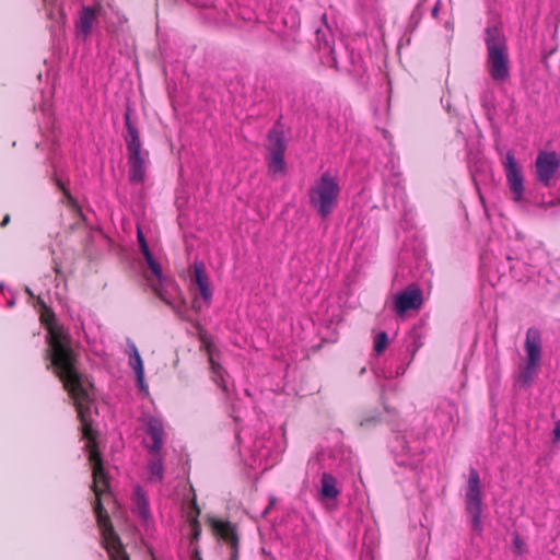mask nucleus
<instances>
[{
  "label": "nucleus",
  "mask_w": 560,
  "mask_h": 560,
  "mask_svg": "<svg viewBox=\"0 0 560 560\" xmlns=\"http://www.w3.org/2000/svg\"><path fill=\"white\" fill-rule=\"evenodd\" d=\"M78 418L81 422L82 436L88 441L86 450L89 452V460L92 465V490L95 494L94 513L96 523L100 528L104 547L110 560H130L127 555L119 536L114 529L108 512L105 510L102 497L109 493V481L105 468L103 466L102 455L97 448L96 432L92 428L90 417V407L92 397L86 394L85 397L80 396L72 398Z\"/></svg>",
  "instance_id": "obj_1"
},
{
  "label": "nucleus",
  "mask_w": 560,
  "mask_h": 560,
  "mask_svg": "<svg viewBox=\"0 0 560 560\" xmlns=\"http://www.w3.org/2000/svg\"><path fill=\"white\" fill-rule=\"evenodd\" d=\"M37 304L40 307V323L48 331V355L55 374L71 399L80 396L85 397L86 394H90L89 388L92 385L77 369L78 358L71 348L69 335L57 324L54 311L39 296L37 298Z\"/></svg>",
  "instance_id": "obj_2"
},
{
  "label": "nucleus",
  "mask_w": 560,
  "mask_h": 560,
  "mask_svg": "<svg viewBox=\"0 0 560 560\" xmlns=\"http://www.w3.org/2000/svg\"><path fill=\"white\" fill-rule=\"evenodd\" d=\"M487 69L490 78L497 83L510 79V59L505 37L497 28H487Z\"/></svg>",
  "instance_id": "obj_3"
},
{
  "label": "nucleus",
  "mask_w": 560,
  "mask_h": 560,
  "mask_svg": "<svg viewBox=\"0 0 560 560\" xmlns=\"http://www.w3.org/2000/svg\"><path fill=\"white\" fill-rule=\"evenodd\" d=\"M340 186L336 176L324 172L308 190L310 206L322 219H327L338 205Z\"/></svg>",
  "instance_id": "obj_4"
},
{
  "label": "nucleus",
  "mask_w": 560,
  "mask_h": 560,
  "mask_svg": "<svg viewBox=\"0 0 560 560\" xmlns=\"http://www.w3.org/2000/svg\"><path fill=\"white\" fill-rule=\"evenodd\" d=\"M127 136L125 142L128 151V178L133 185L142 184L147 174L148 151L142 150L137 127L131 124L129 113L125 115Z\"/></svg>",
  "instance_id": "obj_5"
},
{
  "label": "nucleus",
  "mask_w": 560,
  "mask_h": 560,
  "mask_svg": "<svg viewBox=\"0 0 560 560\" xmlns=\"http://www.w3.org/2000/svg\"><path fill=\"white\" fill-rule=\"evenodd\" d=\"M465 506L466 512L471 520L472 530L480 533L482 529V493L480 477L475 468L469 470L468 483L465 492Z\"/></svg>",
  "instance_id": "obj_6"
},
{
  "label": "nucleus",
  "mask_w": 560,
  "mask_h": 560,
  "mask_svg": "<svg viewBox=\"0 0 560 560\" xmlns=\"http://www.w3.org/2000/svg\"><path fill=\"white\" fill-rule=\"evenodd\" d=\"M526 363L521 372L523 383H529L541 360V334L536 327H529L526 331L524 343Z\"/></svg>",
  "instance_id": "obj_7"
},
{
  "label": "nucleus",
  "mask_w": 560,
  "mask_h": 560,
  "mask_svg": "<svg viewBox=\"0 0 560 560\" xmlns=\"http://www.w3.org/2000/svg\"><path fill=\"white\" fill-rule=\"evenodd\" d=\"M560 158L556 152L541 151L535 161V177L545 187H550L558 178Z\"/></svg>",
  "instance_id": "obj_8"
},
{
  "label": "nucleus",
  "mask_w": 560,
  "mask_h": 560,
  "mask_svg": "<svg viewBox=\"0 0 560 560\" xmlns=\"http://www.w3.org/2000/svg\"><path fill=\"white\" fill-rule=\"evenodd\" d=\"M508 186L512 192V199L516 202L523 199L524 176L512 152H508L503 162Z\"/></svg>",
  "instance_id": "obj_9"
},
{
  "label": "nucleus",
  "mask_w": 560,
  "mask_h": 560,
  "mask_svg": "<svg viewBox=\"0 0 560 560\" xmlns=\"http://www.w3.org/2000/svg\"><path fill=\"white\" fill-rule=\"evenodd\" d=\"M194 284H196L200 299L195 296L192 302V308L196 312H200L203 307H208L211 302L212 292L209 284V279L205 272L202 262L194 264Z\"/></svg>",
  "instance_id": "obj_10"
},
{
  "label": "nucleus",
  "mask_w": 560,
  "mask_h": 560,
  "mask_svg": "<svg viewBox=\"0 0 560 560\" xmlns=\"http://www.w3.org/2000/svg\"><path fill=\"white\" fill-rule=\"evenodd\" d=\"M422 305V292L411 285L397 293L394 299V310L398 315H404L410 310H419Z\"/></svg>",
  "instance_id": "obj_11"
},
{
  "label": "nucleus",
  "mask_w": 560,
  "mask_h": 560,
  "mask_svg": "<svg viewBox=\"0 0 560 560\" xmlns=\"http://www.w3.org/2000/svg\"><path fill=\"white\" fill-rule=\"evenodd\" d=\"M201 349L206 351L208 355V361L210 364V370L212 373V381L224 392L228 393V383H226V372L225 370L215 361V354L218 350L215 346L203 335H200Z\"/></svg>",
  "instance_id": "obj_12"
},
{
  "label": "nucleus",
  "mask_w": 560,
  "mask_h": 560,
  "mask_svg": "<svg viewBox=\"0 0 560 560\" xmlns=\"http://www.w3.org/2000/svg\"><path fill=\"white\" fill-rule=\"evenodd\" d=\"M211 527L215 535L224 540L231 548V552L238 551L240 539L235 527L228 521L211 520Z\"/></svg>",
  "instance_id": "obj_13"
},
{
  "label": "nucleus",
  "mask_w": 560,
  "mask_h": 560,
  "mask_svg": "<svg viewBox=\"0 0 560 560\" xmlns=\"http://www.w3.org/2000/svg\"><path fill=\"white\" fill-rule=\"evenodd\" d=\"M101 9L102 5L100 3L95 7H82L77 21V28L85 36L91 33L96 15L101 12Z\"/></svg>",
  "instance_id": "obj_14"
},
{
  "label": "nucleus",
  "mask_w": 560,
  "mask_h": 560,
  "mask_svg": "<svg viewBox=\"0 0 560 560\" xmlns=\"http://www.w3.org/2000/svg\"><path fill=\"white\" fill-rule=\"evenodd\" d=\"M148 434L150 435L152 443L148 446L149 451L152 454H160L162 447H163V435H164V428L163 423L155 418H151L148 421Z\"/></svg>",
  "instance_id": "obj_15"
},
{
  "label": "nucleus",
  "mask_w": 560,
  "mask_h": 560,
  "mask_svg": "<svg viewBox=\"0 0 560 560\" xmlns=\"http://www.w3.org/2000/svg\"><path fill=\"white\" fill-rule=\"evenodd\" d=\"M319 494L323 500H335L339 497L337 479L331 474L324 472L322 475Z\"/></svg>",
  "instance_id": "obj_16"
},
{
  "label": "nucleus",
  "mask_w": 560,
  "mask_h": 560,
  "mask_svg": "<svg viewBox=\"0 0 560 560\" xmlns=\"http://www.w3.org/2000/svg\"><path fill=\"white\" fill-rule=\"evenodd\" d=\"M147 280L154 294L171 310H173L178 317L184 318L180 306L172 302L167 291L163 287V282L156 283L149 277L147 278Z\"/></svg>",
  "instance_id": "obj_17"
},
{
  "label": "nucleus",
  "mask_w": 560,
  "mask_h": 560,
  "mask_svg": "<svg viewBox=\"0 0 560 560\" xmlns=\"http://www.w3.org/2000/svg\"><path fill=\"white\" fill-rule=\"evenodd\" d=\"M268 151L269 153L285 152L284 136L278 128H273L268 132Z\"/></svg>",
  "instance_id": "obj_18"
},
{
  "label": "nucleus",
  "mask_w": 560,
  "mask_h": 560,
  "mask_svg": "<svg viewBox=\"0 0 560 560\" xmlns=\"http://www.w3.org/2000/svg\"><path fill=\"white\" fill-rule=\"evenodd\" d=\"M153 457L148 464L149 480L151 482H161L163 480V462L160 454H152Z\"/></svg>",
  "instance_id": "obj_19"
},
{
  "label": "nucleus",
  "mask_w": 560,
  "mask_h": 560,
  "mask_svg": "<svg viewBox=\"0 0 560 560\" xmlns=\"http://www.w3.org/2000/svg\"><path fill=\"white\" fill-rule=\"evenodd\" d=\"M130 365L137 374V381L141 387H144V368L140 353L135 345H131Z\"/></svg>",
  "instance_id": "obj_20"
},
{
  "label": "nucleus",
  "mask_w": 560,
  "mask_h": 560,
  "mask_svg": "<svg viewBox=\"0 0 560 560\" xmlns=\"http://www.w3.org/2000/svg\"><path fill=\"white\" fill-rule=\"evenodd\" d=\"M135 506L136 512L142 520H147L150 516L149 502L140 487H137L135 490Z\"/></svg>",
  "instance_id": "obj_21"
},
{
  "label": "nucleus",
  "mask_w": 560,
  "mask_h": 560,
  "mask_svg": "<svg viewBox=\"0 0 560 560\" xmlns=\"http://www.w3.org/2000/svg\"><path fill=\"white\" fill-rule=\"evenodd\" d=\"M268 170L272 175H283L285 172L284 153H269Z\"/></svg>",
  "instance_id": "obj_22"
},
{
  "label": "nucleus",
  "mask_w": 560,
  "mask_h": 560,
  "mask_svg": "<svg viewBox=\"0 0 560 560\" xmlns=\"http://www.w3.org/2000/svg\"><path fill=\"white\" fill-rule=\"evenodd\" d=\"M192 506L196 510V515L191 517L190 520V527H191V542L197 541L199 539V536L201 534V526L198 521V515L200 514V510L197 506V503L194 501Z\"/></svg>",
  "instance_id": "obj_23"
},
{
  "label": "nucleus",
  "mask_w": 560,
  "mask_h": 560,
  "mask_svg": "<svg viewBox=\"0 0 560 560\" xmlns=\"http://www.w3.org/2000/svg\"><path fill=\"white\" fill-rule=\"evenodd\" d=\"M387 342H388L387 334L385 331H380L374 337V345H373L374 351L376 353L381 354L382 352L385 351V349L387 347Z\"/></svg>",
  "instance_id": "obj_24"
},
{
  "label": "nucleus",
  "mask_w": 560,
  "mask_h": 560,
  "mask_svg": "<svg viewBox=\"0 0 560 560\" xmlns=\"http://www.w3.org/2000/svg\"><path fill=\"white\" fill-rule=\"evenodd\" d=\"M149 268L152 271L153 276L155 277V279H152L153 281H155L156 283L164 281L161 267L156 261H154L152 265H149Z\"/></svg>",
  "instance_id": "obj_25"
},
{
  "label": "nucleus",
  "mask_w": 560,
  "mask_h": 560,
  "mask_svg": "<svg viewBox=\"0 0 560 560\" xmlns=\"http://www.w3.org/2000/svg\"><path fill=\"white\" fill-rule=\"evenodd\" d=\"M57 186L59 187V189L63 192L65 197L67 198L68 200V203L73 207V208H77L78 205H77V201L74 200V198L71 196L70 191L65 187V185L60 182V180H57Z\"/></svg>",
  "instance_id": "obj_26"
},
{
  "label": "nucleus",
  "mask_w": 560,
  "mask_h": 560,
  "mask_svg": "<svg viewBox=\"0 0 560 560\" xmlns=\"http://www.w3.org/2000/svg\"><path fill=\"white\" fill-rule=\"evenodd\" d=\"M137 238H138V242H139V245H140V249H141V253H144V252H148L150 250L148 244H147V241L142 234V232L140 230H138V234H137Z\"/></svg>",
  "instance_id": "obj_27"
},
{
  "label": "nucleus",
  "mask_w": 560,
  "mask_h": 560,
  "mask_svg": "<svg viewBox=\"0 0 560 560\" xmlns=\"http://www.w3.org/2000/svg\"><path fill=\"white\" fill-rule=\"evenodd\" d=\"M378 422V418L377 417H369V418H365L363 420L360 421V427H369V425H374Z\"/></svg>",
  "instance_id": "obj_28"
},
{
  "label": "nucleus",
  "mask_w": 560,
  "mask_h": 560,
  "mask_svg": "<svg viewBox=\"0 0 560 560\" xmlns=\"http://www.w3.org/2000/svg\"><path fill=\"white\" fill-rule=\"evenodd\" d=\"M142 254H143V256H144V259H145V261H147L148 266H149V265H152V264L155 261L150 250L144 252V253H142Z\"/></svg>",
  "instance_id": "obj_29"
},
{
  "label": "nucleus",
  "mask_w": 560,
  "mask_h": 560,
  "mask_svg": "<svg viewBox=\"0 0 560 560\" xmlns=\"http://www.w3.org/2000/svg\"><path fill=\"white\" fill-rule=\"evenodd\" d=\"M555 440H560V421H557L553 429Z\"/></svg>",
  "instance_id": "obj_30"
},
{
  "label": "nucleus",
  "mask_w": 560,
  "mask_h": 560,
  "mask_svg": "<svg viewBox=\"0 0 560 560\" xmlns=\"http://www.w3.org/2000/svg\"><path fill=\"white\" fill-rule=\"evenodd\" d=\"M10 220H11V219H10V215H9V214H5V215H4V218L2 219V221L0 222V226H1V228L7 226V225L9 224V222H10Z\"/></svg>",
  "instance_id": "obj_31"
},
{
  "label": "nucleus",
  "mask_w": 560,
  "mask_h": 560,
  "mask_svg": "<svg viewBox=\"0 0 560 560\" xmlns=\"http://www.w3.org/2000/svg\"><path fill=\"white\" fill-rule=\"evenodd\" d=\"M240 551L231 552L230 560H238Z\"/></svg>",
  "instance_id": "obj_32"
},
{
  "label": "nucleus",
  "mask_w": 560,
  "mask_h": 560,
  "mask_svg": "<svg viewBox=\"0 0 560 560\" xmlns=\"http://www.w3.org/2000/svg\"><path fill=\"white\" fill-rule=\"evenodd\" d=\"M432 15H433L434 18H438V15H439V7H438V4L433 7V9H432Z\"/></svg>",
  "instance_id": "obj_33"
},
{
  "label": "nucleus",
  "mask_w": 560,
  "mask_h": 560,
  "mask_svg": "<svg viewBox=\"0 0 560 560\" xmlns=\"http://www.w3.org/2000/svg\"><path fill=\"white\" fill-rule=\"evenodd\" d=\"M514 542H515L516 548H521V541L517 537L514 539Z\"/></svg>",
  "instance_id": "obj_34"
},
{
  "label": "nucleus",
  "mask_w": 560,
  "mask_h": 560,
  "mask_svg": "<svg viewBox=\"0 0 560 560\" xmlns=\"http://www.w3.org/2000/svg\"><path fill=\"white\" fill-rule=\"evenodd\" d=\"M26 293H27L30 296L34 298L33 292H32L28 288H26Z\"/></svg>",
  "instance_id": "obj_35"
},
{
  "label": "nucleus",
  "mask_w": 560,
  "mask_h": 560,
  "mask_svg": "<svg viewBox=\"0 0 560 560\" xmlns=\"http://www.w3.org/2000/svg\"><path fill=\"white\" fill-rule=\"evenodd\" d=\"M195 557H196V560H201V558L199 557V552L197 550L195 551Z\"/></svg>",
  "instance_id": "obj_36"
}]
</instances>
